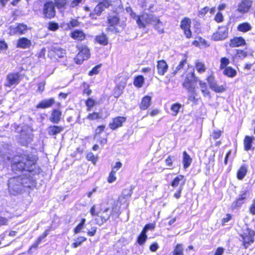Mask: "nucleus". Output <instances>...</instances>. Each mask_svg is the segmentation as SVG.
Segmentation results:
<instances>
[{
  "label": "nucleus",
  "instance_id": "obj_41",
  "mask_svg": "<svg viewBox=\"0 0 255 255\" xmlns=\"http://www.w3.org/2000/svg\"><path fill=\"white\" fill-rule=\"evenodd\" d=\"M119 22V18L116 16H110L108 18V23L111 26L117 25Z\"/></svg>",
  "mask_w": 255,
  "mask_h": 255
},
{
  "label": "nucleus",
  "instance_id": "obj_57",
  "mask_svg": "<svg viewBox=\"0 0 255 255\" xmlns=\"http://www.w3.org/2000/svg\"><path fill=\"white\" fill-rule=\"evenodd\" d=\"M237 54L241 58H244L247 56V52L243 50H237Z\"/></svg>",
  "mask_w": 255,
  "mask_h": 255
},
{
  "label": "nucleus",
  "instance_id": "obj_9",
  "mask_svg": "<svg viewBox=\"0 0 255 255\" xmlns=\"http://www.w3.org/2000/svg\"><path fill=\"white\" fill-rule=\"evenodd\" d=\"M227 36V28L225 27H220L218 31L212 35V38L215 41L222 40L226 38Z\"/></svg>",
  "mask_w": 255,
  "mask_h": 255
},
{
  "label": "nucleus",
  "instance_id": "obj_10",
  "mask_svg": "<svg viewBox=\"0 0 255 255\" xmlns=\"http://www.w3.org/2000/svg\"><path fill=\"white\" fill-rule=\"evenodd\" d=\"M43 13L45 16L48 18H51L55 16V10L53 3L51 2H47L45 4Z\"/></svg>",
  "mask_w": 255,
  "mask_h": 255
},
{
  "label": "nucleus",
  "instance_id": "obj_23",
  "mask_svg": "<svg viewBox=\"0 0 255 255\" xmlns=\"http://www.w3.org/2000/svg\"><path fill=\"white\" fill-rule=\"evenodd\" d=\"M55 103V100L53 98L44 100L41 101L37 105V108L45 109L51 107Z\"/></svg>",
  "mask_w": 255,
  "mask_h": 255
},
{
  "label": "nucleus",
  "instance_id": "obj_48",
  "mask_svg": "<svg viewBox=\"0 0 255 255\" xmlns=\"http://www.w3.org/2000/svg\"><path fill=\"white\" fill-rule=\"evenodd\" d=\"M221 64H220V69H225L227 66L230 63V60L229 59L226 57H223L220 60Z\"/></svg>",
  "mask_w": 255,
  "mask_h": 255
},
{
  "label": "nucleus",
  "instance_id": "obj_45",
  "mask_svg": "<svg viewBox=\"0 0 255 255\" xmlns=\"http://www.w3.org/2000/svg\"><path fill=\"white\" fill-rule=\"evenodd\" d=\"M87 239L84 237H80L77 239L76 241L73 243L72 246L74 248H76L78 246H80L81 243L85 241H86Z\"/></svg>",
  "mask_w": 255,
  "mask_h": 255
},
{
  "label": "nucleus",
  "instance_id": "obj_64",
  "mask_svg": "<svg viewBox=\"0 0 255 255\" xmlns=\"http://www.w3.org/2000/svg\"><path fill=\"white\" fill-rule=\"evenodd\" d=\"M224 252V249L223 248L219 247L217 249L214 255H223Z\"/></svg>",
  "mask_w": 255,
  "mask_h": 255
},
{
  "label": "nucleus",
  "instance_id": "obj_35",
  "mask_svg": "<svg viewBox=\"0 0 255 255\" xmlns=\"http://www.w3.org/2000/svg\"><path fill=\"white\" fill-rule=\"evenodd\" d=\"M247 172V167L245 165L242 166L237 173V177L239 179H242L244 178Z\"/></svg>",
  "mask_w": 255,
  "mask_h": 255
},
{
  "label": "nucleus",
  "instance_id": "obj_44",
  "mask_svg": "<svg viewBox=\"0 0 255 255\" xmlns=\"http://www.w3.org/2000/svg\"><path fill=\"white\" fill-rule=\"evenodd\" d=\"M181 107V105L178 103L173 104L171 107V110L172 111L173 116H176L178 113L179 110Z\"/></svg>",
  "mask_w": 255,
  "mask_h": 255
},
{
  "label": "nucleus",
  "instance_id": "obj_53",
  "mask_svg": "<svg viewBox=\"0 0 255 255\" xmlns=\"http://www.w3.org/2000/svg\"><path fill=\"white\" fill-rule=\"evenodd\" d=\"M66 0H55L56 6L59 8L63 7L66 4Z\"/></svg>",
  "mask_w": 255,
  "mask_h": 255
},
{
  "label": "nucleus",
  "instance_id": "obj_20",
  "mask_svg": "<svg viewBox=\"0 0 255 255\" xmlns=\"http://www.w3.org/2000/svg\"><path fill=\"white\" fill-rule=\"evenodd\" d=\"M246 44L245 39L242 37H236L230 40V46L232 47H238Z\"/></svg>",
  "mask_w": 255,
  "mask_h": 255
},
{
  "label": "nucleus",
  "instance_id": "obj_28",
  "mask_svg": "<svg viewBox=\"0 0 255 255\" xmlns=\"http://www.w3.org/2000/svg\"><path fill=\"white\" fill-rule=\"evenodd\" d=\"M183 163L185 169L187 168L192 162V158L186 151L183 152Z\"/></svg>",
  "mask_w": 255,
  "mask_h": 255
},
{
  "label": "nucleus",
  "instance_id": "obj_1",
  "mask_svg": "<svg viewBox=\"0 0 255 255\" xmlns=\"http://www.w3.org/2000/svg\"><path fill=\"white\" fill-rule=\"evenodd\" d=\"M36 162L33 155H16L12 158L11 168L14 172L27 171L34 175L40 172V168L36 167Z\"/></svg>",
  "mask_w": 255,
  "mask_h": 255
},
{
  "label": "nucleus",
  "instance_id": "obj_50",
  "mask_svg": "<svg viewBox=\"0 0 255 255\" xmlns=\"http://www.w3.org/2000/svg\"><path fill=\"white\" fill-rule=\"evenodd\" d=\"M184 178V176L183 175H179L176 177L173 181L171 183V186L172 187H176L179 183L180 181L182 180Z\"/></svg>",
  "mask_w": 255,
  "mask_h": 255
},
{
  "label": "nucleus",
  "instance_id": "obj_55",
  "mask_svg": "<svg viewBox=\"0 0 255 255\" xmlns=\"http://www.w3.org/2000/svg\"><path fill=\"white\" fill-rule=\"evenodd\" d=\"M87 158L88 160L91 161L94 163H95L97 161V158L91 152L88 153L87 155Z\"/></svg>",
  "mask_w": 255,
  "mask_h": 255
},
{
  "label": "nucleus",
  "instance_id": "obj_56",
  "mask_svg": "<svg viewBox=\"0 0 255 255\" xmlns=\"http://www.w3.org/2000/svg\"><path fill=\"white\" fill-rule=\"evenodd\" d=\"M80 25V22L75 19H72L70 23L68 24V26L69 28L71 27H74L78 26Z\"/></svg>",
  "mask_w": 255,
  "mask_h": 255
},
{
  "label": "nucleus",
  "instance_id": "obj_33",
  "mask_svg": "<svg viewBox=\"0 0 255 255\" xmlns=\"http://www.w3.org/2000/svg\"><path fill=\"white\" fill-rule=\"evenodd\" d=\"M186 63V60H181L179 64L175 67H173L172 75L175 76L178 72H179L184 67V65Z\"/></svg>",
  "mask_w": 255,
  "mask_h": 255
},
{
  "label": "nucleus",
  "instance_id": "obj_26",
  "mask_svg": "<svg viewBox=\"0 0 255 255\" xmlns=\"http://www.w3.org/2000/svg\"><path fill=\"white\" fill-rule=\"evenodd\" d=\"M71 37L78 40H82L85 38V34L83 31L76 30L71 33Z\"/></svg>",
  "mask_w": 255,
  "mask_h": 255
},
{
  "label": "nucleus",
  "instance_id": "obj_43",
  "mask_svg": "<svg viewBox=\"0 0 255 255\" xmlns=\"http://www.w3.org/2000/svg\"><path fill=\"white\" fill-rule=\"evenodd\" d=\"M101 118L102 116L99 113L94 112L93 113L89 114L87 118L90 121H93L101 119Z\"/></svg>",
  "mask_w": 255,
  "mask_h": 255
},
{
  "label": "nucleus",
  "instance_id": "obj_29",
  "mask_svg": "<svg viewBox=\"0 0 255 255\" xmlns=\"http://www.w3.org/2000/svg\"><path fill=\"white\" fill-rule=\"evenodd\" d=\"M95 40L98 43L103 45H107L108 43V38L104 33L97 36Z\"/></svg>",
  "mask_w": 255,
  "mask_h": 255
},
{
  "label": "nucleus",
  "instance_id": "obj_52",
  "mask_svg": "<svg viewBox=\"0 0 255 255\" xmlns=\"http://www.w3.org/2000/svg\"><path fill=\"white\" fill-rule=\"evenodd\" d=\"M196 68L197 70L200 73L204 72L205 71V65L201 62H198L196 63Z\"/></svg>",
  "mask_w": 255,
  "mask_h": 255
},
{
  "label": "nucleus",
  "instance_id": "obj_25",
  "mask_svg": "<svg viewBox=\"0 0 255 255\" xmlns=\"http://www.w3.org/2000/svg\"><path fill=\"white\" fill-rule=\"evenodd\" d=\"M151 97L148 96H146L142 99L140 108L141 110H146L150 105Z\"/></svg>",
  "mask_w": 255,
  "mask_h": 255
},
{
  "label": "nucleus",
  "instance_id": "obj_34",
  "mask_svg": "<svg viewBox=\"0 0 255 255\" xmlns=\"http://www.w3.org/2000/svg\"><path fill=\"white\" fill-rule=\"evenodd\" d=\"M252 28L251 25L247 22H244L239 24L238 26V30L240 31L246 32L250 30Z\"/></svg>",
  "mask_w": 255,
  "mask_h": 255
},
{
  "label": "nucleus",
  "instance_id": "obj_17",
  "mask_svg": "<svg viewBox=\"0 0 255 255\" xmlns=\"http://www.w3.org/2000/svg\"><path fill=\"white\" fill-rule=\"evenodd\" d=\"M194 73H191L190 76L186 77L182 84L183 87L187 90V91L195 88L194 86H193L192 83V80L194 78Z\"/></svg>",
  "mask_w": 255,
  "mask_h": 255
},
{
  "label": "nucleus",
  "instance_id": "obj_2",
  "mask_svg": "<svg viewBox=\"0 0 255 255\" xmlns=\"http://www.w3.org/2000/svg\"><path fill=\"white\" fill-rule=\"evenodd\" d=\"M7 185L9 193L15 195L20 193L24 188H31L33 182L29 178L17 176L10 178Z\"/></svg>",
  "mask_w": 255,
  "mask_h": 255
},
{
  "label": "nucleus",
  "instance_id": "obj_27",
  "mask_svg": "<svg viewBox=\"0 0 255 255\" xmlns=\"http://www.w3.org/2000/svg\"><path fill=\"white\" fill-rule=\"evenodd\" d=\"M199 84L201 88V92L203 94L204 96L210 98V93L207 89L206 83L199 80Z\"/></svg>",
  "mask_w": 255,
  "mask_h": 255
},
{
  "label": "nucleus",
  "instance_id": "obj_15",
  "mask_svg": "<svg viewBox=\"0 0 255 255\" xmlns=\"http://www.w3.org/2000/svg\"><path fill=\"white\" fill-rule=\"evenodd\" d=\"M27 30L26 25L19 23L15 27H11V31L13 34H22L25 33Z\"/></svg>",
  "mask_w": 255,
  "mask_h": 255
},
{
  "label": "nucleus",
  "instance_id": "obj_54",
  "mask_svg": "<svg viewBox=\"0 0 255 255\" xmlns=\"http://www.w3.org/2000/svg\"><path fill=\"white\" fill-rule=\"evenodd\" d=\"M117 170L112 171L108 177V181L109 183H112L116 179V173Z\"/></svg>",
  "mask_w": 255,
  "mask_h": 255
},
{
  "label": "nucleus",
  "instance_id": "obj_3",
  "mask_svg": "<svg viewBox=\"0 0 255 255\" xmlns=\"http://www.w3.org/2000/svg\"><path fill=\"white\" fill-rule=\"evenodd\" d=\"M142 22L143 23L144 26H139V28H145L146 25L151 24L154 26L155 28L159 32L163 33L164 31L162 27V23L160 19L154 15L148 14L144 12L141 14Z\"/></svg>",
  "mask_w": 255,
  "mask_h": 255
},
{
  "label": "nucleus",
  "instance_id": "obj_18",
  "mask_svg": "<svg viewBox=\"0 0 255 255\" xmlns=\"http://www.w3.org/2000/svg\"><path fill=\"white\" fill-rule=\"evenodd\" d=\"M62 113L58 110H53L52 112L49 120L54 124H58L60 121Z\"/></svg>",
  "mask_w": 255,
  "mask_h": 255
},
{
  "label": "nucleus",
  "instance_id": "obj_36",
  "mask_svg": "<svg viewBox=\"0 0 255 255\" xmlns=\"http://www.w3.org/2000/svg\"><path fill=\"white\" fill-rule=\"evenodd\" d=\"M130 14L131 17L133 19H134L136 20V22L139 27V26H144L143 23L142 22L141 15H137L136 14V13L135 12H132V11L131 12Z\"/></svg>",
  "mask_w": 255,
  "mask_h": 255
},
{
  "label": "nucleus",
  "instance_id": "obj_5",
  "mask_svg": "<svg viewBox=\"0 0 255 255\" xmlns=\"http://www.w3.org/2000/svg\"><path fill=\"white\" fill-rule=\"evenodd\" d=\"M79 52L75 58L77 64H81L82 62L88 59L90 56L89 48L86 45H81L78 47Z\"/></svg>",
  "mask_w": 255,
  "mask_h": 255
},
{
  "label": "nucleus",
  "instance_id": "obj_59",
  "mask_svg": "<svg viewBox=\"0 0 255 255\" xmlns=\"http://www.w3.org/2000/svg\"><path fill=\"white\" fill-rule=\"evenodd\" d=\"M48 28L50 30H56L58 28V25L56 23L50 22L49 24Z\"/></svg>",
  "mask_w": 255,
  "mask_h": 255
},
{
  "label": "nucleus",
  "instance_id": "obj_22",
  "mask_svg": "<svg viewBox=\"0 0 255 255\" xmlns=\"http://www.w3.org/2000/svg\"><path fill=\"white\" fill-rule=\"evenodd\" d=\"M31 44V41L25 37L19 38L17 41V46L21 48H29Z\"/></svg>",
  "mask_w": 255,
  "mask_h": 255
},
{
  "label": "nucleus",
  "instance_id": "obj_11",
  "mask_svg": "<svg viewBox=\"0 0 255 255\" xmlns=\"http://www.w3.org/2000/svg\"><path fill=\"white\" fill-rule=\"evenodd\" d=\"M252 5L251 0H244L239 5L237 10L241 13L247 12Z\"/></svg>",
  "mask_w": 255,
  "mask_h": 255
},
{
  "label": "nucleus",
  "instance_id": "obj_49",
  "mask_svg": "<svg viewBox=\"0 0 255 255\" xmlns=\"http://www.w3.org/2000/svg\"><path fill=\"white\" fill-rule=\"evenodd\" d=\"M86 222L85 219H82V221H81L80 223L79 224L76 228L74 230V232L75 234L79 233L82 229H83L85 223Z\"/></svg>",
  "mask_w": 255,
  "mask_h": 255
},
{
  "label": "nucleus",
  "instance_id": "obj_31",
  "mask_svg": "<svg viewBox=\"0 0 255 255\" xmlns=\"http://www.w3.org/2000/svg\"><path fill=\"white\" fill-rule=\"evenodd\" d=\"M223 74L229 77H234L237 74V72L231 67H227L224 70Z\"/></svg>",
  "mask_w": 255,
  "mask_h": 255
},
{
  "label": "nucleus",
  "instance_id": "obj_6",
  "mask_svg": "<svg viewBox=\"0 0 255 255\" xmlns=\"http://www.w3.org/2000/svg\"><path fill=\"white\" fill-rule=\"evenodd\" d=\"M20 82V75L18 72L10 73L7 75L6 82L4 84L5 87H10L12 86L17 85Z\"/></svg>",
  "mask_w": 255,
  "mask_h": 255
},
{
  "label": "nucleus",
  "instance_id": "obj_61",
  "mask_svg": "<svg viewBox=\"0 0 255 255\" xmlns=\"http://www.w3.org/2000/svg\"><path fill=\"white\" fill-rule=\"evenodd\" d=\"M154 228H155V226L153 224H147L144 227V228L142 230V231H143L145 233H146V232L148 230H152V229H154Z\"/></svg>",
  "mask_w": 255,
  "mask_h": 255
},
{
  "label": "nucleus",
  "instance_id": "obj_16",
  "mask_svg": "<svg viewBox=\"0 0 255 255\" xmlns=\"http://www.w3.org/2000/svg\"><path fill=\"white\" fill-rule=\"evenodd\" d=\"M168 65L164 60H159L157 62V68L158 73L160 75H164L168 69Z\"/></svg>",
  "mask_w": 255,
  "mask_h": 255
},
{
  "label": "nucleus",
  "instance_id": "obj_51",
  "mask_svg": "<svg viewBox=\"0 0 255 255\" xmlns=\"http://www.w3.org/2000/svg\"><path fill=\"white\" fill-rule=\"evenodd\" d=\"M102 65L99 64L95 67H94L92 70H91L89 73V75L93 76L94 75H97L99 73L100 69Z\"/></svg>",
  "mask_w": 255,
  "mask_h": 255
},
{
  "label": "nucleus",
  "instance_id": "obj_62",
  "mask_svg": "<svg viewBox=\"0 0 255 255\" xmlns=\"http://www.w3.org/2000/svg\"><path fill=\"white\" fill-rule=\"evenodd\" d=\"M215 20L218 22H220L223 20V16L221 13L218 12L215 17Z\"/></svg>",
  "mask_w": 255,
  "mask_h": 255
},
{
  "label": "nucleus",
  "instance_id": "obj_63",
  "mask_svg": "<svg viewBox=\"0 0 255 255\" xmlns=\"http://www.w3.org/2000/svg\"><path fill=\"white\" fill-rule=\"evenodd\" d=\"M184 30V32L186 37L189 38L191 37L192 33L190 29V28L183 29Z\"/></svg>",
  "mask_w": 255,
  "mask_h": 255
},
{
  "label": "nucleus",
  "instance_id": "obj_42",
  "mask_svg": "<svg viewBox=\"0 0 255 255\" xmlns=\"http://www.w3.org/2000/svg\"><path fill=\"white\" fill-rule=\"evenodd\" d=\"M147 239V236L146 235V233L142 231L140 235L138 236L137 239V243L142 245L144 244Z\"/></svg>",
  "mask_w": 255,
  "mask_h": 255
},
{
  "label": "nucleus",
  "instance_id": "obj_19",
  "mask_svg": "<svg viewBox=\"0 0 255 255\" xmlns=\"http://www.w3.org/2000/svg\"><path fill=\"white\" fill-rule=\"evenodd\" d=\"M64 127L58 126H50L47 128V131L50 135H56L64 130Z\"/></svg>",
  "mask_w": 255,
  "mask_h": 255
},
{
  "label": "nucleus",
  "instance_id": "obj_58",
  "mask_svg": "<svg viewBox=\"0 0 255 255\" xmlns=\"http://www.w3.org/2000/svg\"><path fill=\"white\" fill-rule=\"evenodd\" d=\"M209 8L207 6H206L203 8H202L199 11V16L200 17H203L208 11Z\"/></svg>",
  "mask_w": 255,
  "mask_h": 255
},
{
  "label": "nucleus",
  "instance_id": "obj_8",
  "mask_svg": "<svg viewBox=\"0 0 255 255\" xmlns=\"http://www.w3.org/2000/svg\"><path fill=\"white\" fill-rule=\"evenodd\" d=\"M207 81L210 89L216 93H222L225 91V87L222 85H218L213 77H208Z\"/></svg>",
  "mask_w": 255,
  "mask_h": 255
},
{
  "label": "nucleus",
  "instance_id": "obj_4",
  "mask_svg": "<svg viewBox=\"0 0 255 255\" xmlns=\"http://www.w3.org/2000/svg\"><path fill=\"white\" fill-rule=\"evenodd\" d=\"M112 210L108 207H103L97 212V217L95 221L98 225H102L110 217Z\"/></svg>",
  "mask_w": 255,
  "mask_h": 255
},
{
  "label": "nucleus",
  "instance_id": "obj_24",
  "mask_svg": "<svg viewBox=\"0 0 255 255\" xmlns=\"http://www.w3.org/2000/svg\"><path fill=\"white\" fill-rule=\"evenodd\" d=\"M32 140V136L30 134L25 133L24 131H22L20 133V141L23 145H26L29 142Z\"/></svg>",
  "mask_w": 255,
  "mask_h": 255
},
{
  "label": "nucleus",
  "instance_id": "obj_46",
  "mask_svg": "<svg viewBox=\"0 0 255 255\" xmlns=\"http://www.w3.org/2000/svg\"><path fill=\"white\" fill-rule=\"evenodd\" d=\"M95 101L92 99V98H89L86 101V105L87 107V111H90L91 110L92 108L95 105Z\"/></svg>",
  "mask_w": 255,
  "mask_h": 255
},
{
  "label": "nucleus",
  "instance_id": "obj_12",
  "mask_svg": "<svg viewBox=\"0 0 255 255\" xmlns=\"http://www.w3.org/2000/svg\"><path fill=\"white\" fill-rule=\"evenodd\" d=\"M131 189H127L123 190L121 196H119L118 201L121 204L126 203L127 201L130 198L132 194Z\"/></svg>",
  "mask_w": 255,
  "mask_h": 255
},
{
  "label": "nucleus",
  "instance_id": "obj_13",
  "mask_svg": "<svg viewBox=\"0 0 255 255\" xmlns=\"http://www.w3.org/2000/svg\"><path fill=\"white\" fill-rule=\"evenodd\" d=\"M110 5V0H106V1H101L95 7L94 9V11L95 13L100 15L101 12L106 8L109 6Z\"/></svg>",
  "mask_w": 255,
  "mask_h": 255
},
{
  "label": "nucleus",
  "instance_id": "obj_38",
  "mask_svg": "<svg viewBox=\"0 0 255 255\" xmlns=\"http://www.w3.org/2000/svg\"><path fill=\"white\" fill-rule=\"evenodd\" d=\"M144 83V78L142 76L136 77L134 81V85L137 88H140L142 86Z\"/></svg>",
  "mask_w": 255,
  "mask_h": 255
},
{
  "label": "nucleus",
  "instance_id": "obj_60",
  "mask_svg": "<svg viewBox=\"0 0 255 255\" xmlns=\"http://www.w3.org/2000/svg\"><path fill=\"white\" fill-rule=\"evenodd\" d=\"M45 238L42 236L41 235V236H40L37 240L36 241V242L31 247V248H36L38 245L40 243V242H41V241L44 239Z\"/></svg>",
  "mask_w": 255,
  "mask_h": 255
},
{
  "label": "nucleus",
  "instance_id": "obj_30",
  "mask_svg": "<svg viewBox=\"0 0 255 255\" xmlns=\"http://www.w3.org/2000/svg\"><path fill=\"white\" fill-rule=\"evenodd\" d=\"M250 194L247 191H245L243 194L240 195L239 198L236 200L235 204L236 206H241L247 198L249 197Z\"/></svg>",
  "mask_w": 255,
  "mask_h": 255
},
{
  "label": "nucleus",
  "instance_id": "obj_47",
  "mask_svg": "<svg viewBox=\"0 0 255 255\" xmlns=\"http://www.w3.org/2000/svg\"><path fill=\"white\" fill-rule=\"evenodd\" d=\"M105 128V126L104 125L98 126L97 128L95 129L94 138L96 139L97 138L99 137V134L104 130Z\"/></svg>",
  "mask_w": 255,
  "mask_h": 255
},
{
  "label": "nucleus",
  "instance_id": "obj_7",
  "mask_svg": "<svg viewBox=\"0 0 255 255\" xmlns=\"http://www.w3.org/2000/svg\"><path fill=\"white\" fill-rule=\"evenodd\" d=\"M254 236L255 232L249 228H247V233L245 232L241 235L245 248H247L249 245L254 242Z\"/></svg>",
  "mask_w": 255,
  "mask_h": 255
},
{
  "label": "nucleus",
  "instance_id": "obj_40",
  "mask_svg": "<svg viewBox=\"0 0 255 255\" xmlns=\"http://www.w3.org/2000/svg\"><path fill=\"white\" fill-rule=\"evenodd\" d=\"M182 245L177 244L173 251V255H184Z\"/></svg>",
  "mask_w": 255,
  "mask_h": 255
},
{
  "label": "nucleus",
  "instance_id": "obj_37",
  "mask_svg": "<svg viewBox=\"0 0 255 255\" xmlns=\"http://www.w3.org/2000/svg\"><path fill=\"white\" fill-rule=\"evenodd\" d=\"M189 93L188 95V100L192 102H196L197 101L196 97L197 96V93L195 90V88L192 89H190L188 91Z\"/></svg>",
  "mask_w": 255,
  "mask_h": 255
},
{
  "label": "nucleus",
  "instance_id": "obj_39",
  "mask_svg": "<svg viewBox=\"0 0 255 255\" xmlns=\"http://www.w3.org/2000/svg\"><path fill=\"white\" fill-rule=\"evenodd\" d=\"M190 24H191V20L188 18H184L181 21V28L182 29L188 28L190 27Z\"/></svg>",
  "mask_w": 255,
  "mask_h": 255
},
{
  "label": "nucleus",
  "instance_id": "obj_14",
  "mask_svg": "<svg viewBox=\"0 0 255 255\" xmlns=\"http://www.w3.org/2000/svg\"><path fill=\"white\" fill-rule=\"evenodd\" d=\"M126 120V118L124 117H118L115 118L112 123L109 125L110 128L112 129H116L117 128L121 127L123 123Z\"/></svg>",
  "mask_w": 255,
  "mask_h": 255
},
{
  "label": "nucleus",
  "instance_id": "obj_32",
  "mask_svg": "<svg viewBox=\"0 0 255 255\" xmlns=\"http://www.w3.org/2000/svg\"><path fill=\"white\" fill-rule=\"evenodd\" d=\"M254 139V137H250L246 136L244 139V147L246 150H249L251 148L253 140Z\"/></svg>",
  "mask_w": 255,
  "mask_h": 255
},
{
  "label": "nucleus",
  "instance_id": "obj_21",
  "mask_svg": "<svg viewBox=\"0 0 255 255\" xmlns=\"http://www.w3.org/2000/svg\"><path fill=\"white\" fill-rule=\"evenodd\" d=\"M50 53L51 54H54V56L58 58H62L65 55L66 51L65 49L57 46L52 47L50 51Z\"/></svg>",
  "mask_w": 255,
  "mask_h": 255
}]
</instances>
